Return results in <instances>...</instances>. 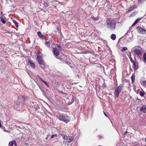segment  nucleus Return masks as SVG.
<instances>
[{
    "label": "nucleus",
    "mask_w": 146,
    "mask_h": 146,
    "mask_svg": "<svg viewBox=\"0 0 146 146\" xmlns=\"http://www.w3.org/2000/svg\"><path fill=\"white\" fill-rule=\"evenodd\" d=\"M141 19L138 18L134 22V23L132 24V25H134L136 24Z\"/></svg>",
    "instance_id": "obj_16"
},
{
    "label": "nucleus",
    "mask_w": 146,
    "mask_h": 146,
    "mask_svg": "<svg viewBox=\"0 0 146 146\" xmlns=\"http://www.w3.org/2000/svg\"><path fill=\"white\" fill-rule=\"evenodd\" d=\"M145 141L146 142V137L145 138Z\"/></svg>",
    "instance_id": "obj_37"
},
{
    "label": "nucleus",
    "mask_w": 146,
    "mask_h": 146,
    "mask_svg": "<svg viewBox=\"0 0 146 146\" xmlns=\"http://www.w3.org/2000/svg\"><path fill=\"white\" fill-rule=\"evenodd\" d=\"M42 54L41 52L38 53L36 54L37 59L39 64H40L41 66L43 68L45 67L46 65L45 63L43 60L42 59Z\"/></svg>",
    "instance_id": "obj_2"
},
{
    "label": "nucleus",
    "mask_w": 146,
    "mask_h": 146,
    "mask_svg": "<svg viewBox=\"0 0 146 146\" xmlns=\"http://www.w3.org/2000/svg\"><path fill=\"white\" fill-rule=\"evenodd\" d=\"M9 145V146H16V142L15 141H13L11 142H10Z\"/></svg>",
    "instance_id": "obj_12"
},
{
    "label": "nucleus",
    "mask_w": 146,
    "mask_h": 146,
    "mask_svg": "<svg viewBox=\"0 0 146 146\" xmlns=\"http://www.w3.org/2000/svg\"><path fill=\"white\" fill-rule=\"evenodd\" d=\"M38 77L40 79H41V80H42V81L43 82L44 84H45L46 86L47 87H49V85L48 84L46 83L45 81H44L40 77H39V76L38 75Z\"/></svg>",
    "instance_id": "obj_17"
},
{
    "label": "nucleus",
    "mask_w": 146,
    "mask_h": 146,
    "mask_svg": "<svg viewBox=\"0 0 146 146\" xmlns=\"http://www.w3.org/2000/svg\"><path fill=\"white\" fill-rule=\"evenodd\" d=\"M127 133V131H125V133H124V134L125 135V134H126Z\"/></svg>",
    "instance_id": "obj_34"
},
{
    "label": "nucleus",
    "mask_w": 146,
    "mask_h": 146,
    "mask_svg": "<svg viewBox=\"0 0 146 146\" xmlns=\"http://www.w3.org/2000/svg\"><path fill=\"white\" fill-rule=\"evenodd\" d=\"M122 86L121 85H119L115 89V96L118 97L121 92Z\"/></svg>",
    "instance_id": "obj_4"
},
{
    "label": "nucleus",
    "mask_w": 146,
    "mask_h": 146,
    "mask_svg": "<svg viewBox=\"0 0 146 146\" xmlns=\"http://www.w3.org/2000/svg\"><path fill=\"white\" fill-rule=\"evenodd\" d=\"M137 7L136 5H133L132 6L129 7L128 11H127V13H129L131 11H133L134 9Z\"/></svg>",
    "instance_id": "obj_8"
},
{
    "label": "nucleus",
    "mask_w": 146,
    "mask_h": 146,
    "mask_svg": "<svg viewBox=\"0 0 146 146\" xmlns=\"http://www.w3.org/2000/svg\"><path fill=\"white\" fill-rule=\"evenodd\" d=\"M133 68L135 70H136L138 68V63L133 61Z\"/></svg>",
    "instance_id": "obj_10"
},
{
    "label": "nucleus",
    "mask_w": 146,
    "mask_h": 146,
    "mask_svg": "<svg viewBox=\"0 0 146 146\" xmlns=\"http://www.w3.org/2000/svg\"><path fill=\"white\" fill-rule=\"evenodd\" d=\"M28 64L30 65L32 68H34L35 67V64L32 61H29L28 62Z\"/></svg>",
    "instance_id": "obj_11"
},
{
    "label": "nucleus",
    "mask_w": 146,
    "mask_h": 146,
    "mask_svg": "<svg viewBox=\"0 0 146 146\" xmlns=\"http://www.w3.org/2000/svg\"><path fill=\"white\" fill-rule=\"evenodd\" d=\"M107 28L110 30H113L115 29L116 23L113 19H108L106 21Z\"/></svg>",
    "instance_id": "obj_1"
},
{
    "label": "nucleus",
    "mask_w": 146,
    "mask_h": 146,
    "mask_svg": "<svg viewBox=\"0 0 146 146\" xmlns=\"http://www.w3.org/2000/svg\"><path fill=\"white\" fill-rule=\"evenodd\" d=\"M13 22L17 27L18 26V23L16 21L13 20Z\"/></svg>",
    "instance_id": "obj_22"
},
{
    "label": "nucleus",
    "mask_w": 146,
    "mask_h": 146,
    "mask_svg": "<svg viewBox=\"0 0 146 146\" xmlns=\"http://www.w3.org/2000/svg\"><path fill=\"white\" fill-rule=\"evenodd\" d=\"M137 47L138 48H136L134 50V52L136 55L137 56L141 54V52L140 49H139V47L138 46Z\"/></svg>",
    "instance_id": "obj_7"
},
{
    "label": "nucleus",
    "mask_w": 146,
    "mask_h": 146,
    "mask_svg": "<svg viewBox=\"0 0 146 146\" xmlns=\"http://www.w3.org/2000/svg\"><path fill=\"white\" fill-rule=\"evenodd\" d=\"M92 18L94 20H97L98 19V18H97V19H95V18H94V17H93V18L92 17Z\"/></svg>",
    "instance_id": "obj_30"
},
{
    "label": "nucleus",
    "mask_w": 146,
    "mask_h": 146,
    "mask_svg": "<svg viewBox=\"0 0 146 146\" xmlns=\"http://www.w3.org/2000/svg\"><path fill=\"white\" fill-rule=\"evenodd\" d=\"M58 118L60 120L63 121L66 123H67L70 121L69 118L68 117L60 115L58 117Z\"/></svg>",
    "instance_id": "obj_3"
},
{
    "label": "nucleus",
    "mask_w": 146,
    "mask_h": 146,
    "mask_svg": "<svg viewBox=\"0 0 146 146\" xmlns=\"http://www.w3.org/2000/svg\"><path fill=\"white\" fill-rule=\"evenodd\" d=\"M127 50V48L126 47H123V48L122 49L121 51H126Z\"/></svg>",
    "instance_id": "obj_24"
},
{
    "label": "nucleus",
    "mask_w": 146,
    "mask_h": 146,
    "mask_svg": "<svg viewBox=\"0 0 146 146\" xmlns=\"http://www.w3.org/2000/svg\"><path fill=\"white\" fill-rule=\"evenodd\" d=\"M1 18V21L3 23V24H5L6 22V21L5 20V19H4V18H2V17H1L0 18Z\"/></svg>",
    "instance_id": "obj_21"
},
{
    "label": "nucleus",
    "mask_w": 146,
    "mask_h": 146,
    "mask_svg": "<svg viewBox=\"0 0 146 146\" xmlns=\"http://www.w3.org/2000/svg\"><path fill=\"white\" fill-rule=\"evenodd\" d=\"M131 78L132 82H133L135 80V76L134 74H133L131 77Z\"/></svg>",
    "instance_id": "obj_20"
},
{
    "label": "nucleus",
    "mask_w": 146,
    "mask_h": 146,
    "mask_svg": "<svg viewBox=\"0 0 146 146\" xmlns=\"http://www.w3.org/2000/svg\"><path fill=\"white\" fill-rule=\"evenodd\" d=\"M53 52L56 56V57L57 58H58V57H57V56L59 55V53L58 50L56 48H54L53 49Z\"/></svg>",
    "instance_id": "obj_9"
},
{
    "label": "nucleus",
    "mask_w": 146,
    "mask_h": 146,
    "mask_svg": "<svg viewBox=\"0 0 146 146\" xmlns=\"http://www.w3.org/2000/svg\"><path fill=\"white\" fill-rule=\"evenodd\" d=\"M116 35L115 34H112L111 36V38L113 40H114L116 39Z\"/></svg>",
    "instance_id": "obj_14"
},
{
    "label": "nucleus",
    "mask_w": 146,
    "mask_h": 146,
    "mask_svg": "<svg viewBox=\"0 0 146 146\" xmlns=\"http://www.w3.org/2000/svg\"><path fill=\"white\" fill-rule=\"evenodd\" d=\"M45 44L46 45H47L48 47L50 46V43L49 42L46 41L45 42Z\"/></svg>",
    "instance_id": "obj_23"
},
{
    "label": "nucleus",
    "mask_w": 146,
    "mask_h": 146,
    "mask_svg": "<svg viewBox=\"0 0 146 146\" xmlns=\"http://www.w3.org/2000/svg\"><path fill=\"white\" fill-rule=\"evenodd\" d=\"M104 113V115L106 116L107 117V115L105 113V112L104 111H103Z\"/></svg>",
    "instance_id": "obj_33"
},
{
    "label": "nucleus",
    "mask_w": 146,
    "mask_h": 146,
    "mask_svg": "<svg viewBox=\"0 0 146 146\" xmlns=\"http://www.w3.org/2000/svg\"><path fill=\"white\" fill-rule=\"evenodd\" d=\"M22 100H23V99H25V96H22Z\"/></svg>",
    "instance_id": "obj_32"
},
{
    "label": "nucleus",
    "mask_w": 146,
    "mask_h": 146,
    "mask_svg": "<svg viewBox=\"0 0 146 146\" xmlns=\"http://www.w3.org/2000/svg\"><path fill=\"white\" fill-rule=\"evenodd\" d=\"M141 111H146V105L143 106L141 108Z\"/></svg>",
    "instance_id": "obj_15"
},
{
    "label": "nucleus",
    "mask_w": 146,
    "mask_h": 146,
    "mask_svg": "<svg viewBox=\"0 0 146 146\" xmlns=\"http://www.w3.org/2000/svg\"><path fill=\"white\" fill-rule=\"evenodd\" d=\"M130 60H131V62H133V61L132 60V58H131L130 57Z\"/></svg>",
    "instance_id": "obj_31"
},
{
    "label": "nucleus",
    "mask_w": 146,
    "mask_h": 146,
    "mask_svg": "<svg viewBox=\"0 0 146 146\" xmlns=\"http://www.w3.org/2000/svg\"><path fill=\"white\" fill-rule=\"evenodd\" d=\"M56 136H57V135H56V134L52 135L51 136V138H52L54 137H56Z\"/></svg>",
    "instance_id": "obj_28"
},
{
    "label": "nucleus",
    "mask_w": 146,
    "mask_h": 146,
    "mask_svg": "<svg viewBox=\"0 0 146 146\" xmlns=\"http://www.w3.org/2000/svg\"><path fill=\"white\" fill-rule=\"evenodd\" d=\"M140 95L141 96H143L144 95L145 93L144 92H140Z\"/></svg>",
    "instance_id": "obj_26"
},
{
    "label": "nucleus",
    "mask_w": 146,
    "mask_h": 146,
    "mask_svg": "<svg viewBox=\"0 0 146 146\" xmlns=\"http://www.w3.org/2000/svg\"><path fill=\"white\" fill-rule=\"evenodd\" d=\"M38 35L40 38H44V36L42 35L41 33L40 32H38L37 33Z\"/></svg>",
    "instance_id": "obj_13"
},
{
    "label": "nucleus",
    "mask_w": 146,
    "mask_h": 146,
    "mask_svg": "<svg viewBox=\"0 0 146 146\" xmlns=\"http://www.w3.org/2000/svg\"><path fill=\"white\" fill-rule=\"evenodd\" d=\"M138 13L137 12L135 11L132 13L130 15V17L134 16Z\"/></svg>",
    "instance_id": "obj_19"
},
{
    "label": "nucleus",
    "mask_w": 146,
    "mask_h": 146,
    "mask_svg": "<svg viewBox=\"0 0 146 146\" xmlns=\"http://www.w3.org/2000/svg\"><path fill=\"white\" fill-rule=\"evenodd\" d=\"M44 6L45 7H48L49 6V5L48 3H47V2H44Z\"/></svg>",
    "instance_id": "obj_25"
},
{
    "label": "nucleus",
    "mask_w": 146,
    "mask_h": 146,
    "mask_svg": "<svg viewBox=\"0 0 146 146\" xmlns=\"http://www.w3.org/2000/svg\"><path fill=\"white\" fill-rule=\"evenodd\" d=\"M63 138L64 139H66V142L68 143H70L74 139L73 137L67 135H64L63 137Z\"/></svg>",
    "instance_id": "obj_5"
},
{
    "label": "nucleus",
    "mask_w": 146,
    "mask_h": 146,
    "mask_svg": "<svg viewBox=\"0 0 146 146\" xmlns=\"http://www.w3.org/2000/svg\"><path fill=\"white\" fill-rule=\"evenodd\" d=\"M145 0H139V2L141 3V2H143L145 1Z\"/></svg>",
    "instance_id": "obj_29"
},
{
    "label": "nucleus",
    "mask_w": 146,
    "mask_h": 146,
    "mask_svg": "<svg viewBox=\"0 0 146 146\" xmlns=\"http://www.w3.org/2000/svg\"><path fill=\"white\" fill-rule=\"evenodd\" d=\"M137 31L139 33L142 34H146L145 32L146 30L140 27H137Z\"/></svg>",
    "instance_id": "obj_6"
},
{
    "label": "nucleus",
    "mask_w": 146,
    "mask_h": 146,
    "mask_svg": "<svg viewBox=\"0 0 146 146\" xmlns=\"http://www.w3.org/2000/svg\"><path fill=\"white\" fill-rule=\"evenodd\" d=\"M129 55L130 56H131V53H129Z\"/></svg>",
    "instance_id": "obj_35"
},
{
    "label": "nucleus",
    "mask_w": 146,
    "mask_h": 146,
    "mask_svg": "<svg viewBox=\"0 0 146 146\" xmlns=\"http://www.w3.org/2000/svg\"><path fill=\"white\" fill-rule=\"evenodd\" d=\"M141 84L143 85H146V80L142 82Z\"/></svg>",
    "instance_id": "obj_27"
},
{
    "label": "nucleus",
    "mask_w": 146,
    "mask_h": 146,
    "mask_svg": "<svg viewBox=\"0 0 146 146\" xmlns=\"http://www.w3.org/2000/svg\"><path fill=\"white\" fill-rule=\"evenodd\" d=\"M143 57L144 62H146V52L144 54Z\"/></svg>",
    "instance_id": "obj_18"
},
{
    "label": "nucleus",
    "mask_w": 146,
    "mask_h": 146,
    "mask_svg": "<svg viewBox=\"0 0 146 146\" xmlns=\"http://www.w3.org/2000/svg\"><path fill=\"white\" fill-rule=\"evenodd\" d=\"M58 47H59L60 48V46H58Z\"/></svg>",
    "instance_id": "obj_36"
}]
</instances>
